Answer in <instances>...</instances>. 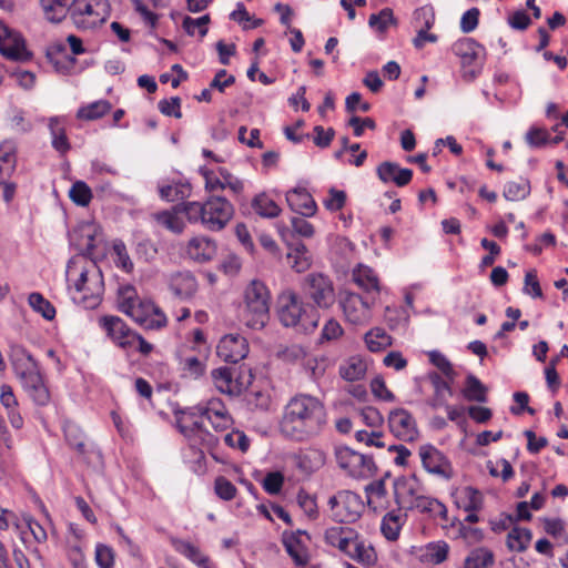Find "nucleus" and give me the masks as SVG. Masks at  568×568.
<instances>
[{"label":"nucleus","instance_id":"obj_1","mask_svg":"<svg viewBox=\"0 0 568 568\" xmlns=\"http://www.w3.org/2000/svg\"><path fill=\"white\" fill-rule=\"evenodd\" d=\"M304 296L314 305L303 302L294 293L281 298L278 317L286 327H293L298 333H312L318 325L317 308H329L335 302V291L328 276L322 273L308 274L303 285Z\"/></svg>","mask_w":568,"mask_h":568},{"label":"nucleus","instance_id":"obj_2","mask_svg":"<svg viewBox=\"0 0 568 568\" xmlns=\"http://www.w3.org/2000/svg\"><path fill=\"white\" fill-rule=\"evenodd\" d=\"M327 422L324 402L311 394L298 393L284 406L280 430L290 439L305 442L318 436Z\"/></svg>","mask_w":568,"mask_h":568},{"label":"nucleus","instance_id":"obj_3","mask_svg":"<svg viewBox=\"0 0 568 568\" xmlns=\"http://www.w3.org/2000/svg\"><path fill=\"white\" fill-rule=\"evenodd\" d=\"M65 277L74 304L87 310L100 305L104 292L103 275L92 260L72 257L67 265Z\"/></svg>","mask_w":568,"mask_h":568},{"label":"nucleus","instance_id":"obj_4","mask_svg":"<svg viewBox=\"0 0 568 568\" xmlns=\"http://www.w3.org/2000/svg\"><path fill=\"white\" fill-rule=\"evenodd\" d=\"M183 212L192 223L200 222L210 231H221L231 221L233 205L223 196H210L204 203L186 202Z\"/></svg>","mask_w":568,"mask_h":568},{"label":"nucleus","instance_id":"obj_5","mask_svg":"<svg viewBox=\"0 0 568 568\" xmlns=\"http://www.w3.org/2000/svg\"><path fill=\"white\" fill-rule=\"evenodd\" d=\"M270 317V292L261 281H252L244 291L243 303L239 307V320L253 329L263 328Z\"/></svg>","mask_w":568,"mask_h":568},{"label":"nucleus","instance_id":"obj_6","mask_svg":"<svg viewBox=\"0 0 568 568\" xmlns=\"http://www.w3.org/2000/svg\"><path fill=\"white\" fill-rule=\"evenodd\" d=\"M193 409V413L183 412V416L180 419L179 426L183 434L202 428L203 423L199 419H193L197 415L206 418L215 430H225L232 425V417L223 402L219 398H212L206 404L197 405Z\"/></svg>","mask_w":568,"mask_h":568},{"label":"nucleus","instance_id":"obj_7","mask_svg":"<svg viewBox=\"0 0 568 568\" xmlns=\"http://www.w3.org/2000/svg\"><path fill=\"white\" fill-rule=\"evenodd\" d=\"M452 52L459 59L464 78L474 80L483 68L486 50L473 38H460L452 44Z\"/></svg>","mask_w":568,"mask_h":568},{"label":"nucleus","instance_id":"obj_8","mask_svg":"<svg viewBox=\"0 0 568 568\" xmlns=\"http://www.w3.org/2000/svg\"><path fill=\"white\" fill-rule=\"evenodd\" d=\"M63 432L65 442L78 453L83 462L93 467H100L102 465L101 452L93 442L87 439L78 425L65 423Z\"/></svg>","mask_w":568,"mask_h":568},{"label":"nucleus","instance_id":"obj_9","mask_svg":"<svg viewBox=\"0 0 568 568\" xmlns=\"http://www.w3.org/2000/svg\"><path fill=\"white\" fill-rule=\"evenodd\" d=\"M108 10L106 0H79L69 13L78 28L90 29L104 22Z\"/></svg>","mask_w":568,"mask_h":568},{"label":"nucleus","instance_id":"obj_10","mask_svg":"<svg viewBox=\"0 0 568 568\" xmlns=\"http://www.w3.org/2000/svg\"><path fill=\"white\" fill-rule=\"evenodd\" d=\"M337 465L355 478H365L374 474L376 467L371 456L359 454L348 447L335 449Z\"/></svg>","mask_w":568,"mask_h":568},{"label":"nucleus","instance_id":"obj_11","mask_svg":"<svg viewBox=\"0 0 568 568\" xmlns=\"http://www.w3.org/2000/svg\"><path fill=\"white\" fill-rule=\"evenodd\" d=\"M343 314L347 323L355 326L367 325L372 320L373 302L357 293L344 292L339 300Z\"/></svg>","mask_w":568,"mask_h":568},{"label":"nucleus","instance_id":"obj_12","mask_svg":"<svg viewBox=\"0 0 568 568\" xmlns=\"http://www.w3.org/2000/svg\"><path fill=\"white\" fill-rule=\"evenodd\" d=\"M0 54L16 62H28L32 59V52L28 50L23 37L7 26L0 32Z\"/></svg>","mask_w":568,"mask_h":568},{"label":"nucleus","instance_id":"obj_13","mask_svg":"<svg viewBox=\"0 0 568 568\" xmlns=\"http://www.w3.org/2000/svg\"><path fill=\"white\" fill-rule=\"evenodd\" d=\"M118 306L122 313L130 316L139 325L143 323L148 314L154 308V305L139 301L134 287L130 285L119 288Z\"/></svg>","mask_w":568,"mask_h":568},{"label":"nucleus","instance_id":"obj_14","mask_svg":"<svg viewBox=\"0 0 568 568\" xmlns=\"http://www.w3.org/2000/svg\"><path fill=\"white\" fill-rule=\"evenodd\" d=\"M100 325L114 344L125 351H132L136 333L122 318L113 315L103 316L100 320Z\"/></svg>","mask_w":568,"mask_h":568},{"label":"nucleus","instance_id":"obj_15","mask_svg":"<svg viewBox=\"0 0 568 568\" xmlns=\"http://www.w3.org/2000/svg\"><path fill=\"white\" fill-rule=\"evenodd\" d=\"M97 235L98 226L94 223H82L69 233L71 245L80 252L77 257L88 260L93 256Z\"/></svg>","mask_w":568,"mask_h":568},{"label":"nucleus","instance_id":"obj_16","mask_svg":"<svg viewBox=\"0 0 568 568\" xmlns=\"http://www.w3.org/2000/svg\"><path fill=\"white\" fill-rule=\"evenodd\" d=\"M388 426L390 432L402 440L413 442L418 437L415 419L404 408H397L389 413Z\"/></svg>","mask_w":568,"mask_h":568},{"label":"nucleus","instance_id":"obj_17","mask_svg":"<svg viewBox=\"0 0 568 568\" xmlns=\"http://www.w3.org/2000/svg\"><path fill=\"white\" fill-rule=\"evenodd\" d=\"M216 353L224 362L237 363L248 354V343L240 334H227L220 339Z\"/></svg>","mask_w":568,"mask_h":568},{"label":"nucleus","instance_id":"obj_18","mask_svg":"<svg viewBox=\"0 0 568 568\" xmlns=\"http://www.w3.org/2000/svg\"><path fill=\"white\" fill-rule=\"evenodd\" d=\"M419 456L425 470L443 478L452 476V465L446 456L430 444L419 447Z\"/></svg>","mask_w":568,"mask_h":568},{"label":"nucleus","instance_id":"obj_19","mask_svg":"<svg viewBox=\"0 0 568 568\" xmlns=\"http://www.w3.org/2000/svg\"><path fill=\"white\" fill-rule=\"evenodd\" d=\"M328 505L337 523H355L365 509L363 499H328Z\"/></svg>","mask_w":568,"mask_h":568},{"label":"nucleus","instance_id":"obj_20","mask_svg":"<svg viewBox=\"0 0 568 568\" xmlns=\"http://www.w3.org/2000/svg\"><path fill=\"white\" fill-rule=\"evenodd\" d=\"M215 387L227 395H239L245 388L237 369L234 367H219L212 371Z\"/></svg>","mask_w":568,"mask_h":568},{"label":"nucleus","instance_id":"obj_21","mask_svg":"<svg viewBox=\"0 0 568 568\" xmlns=\"http://www.w3.org/2000/svg\"><path fill=\"white\" fill-rule=\"evenodd\" d=\"M283 542L287 554L297 566H304L308 562L307 546L310 536L305 531L285 532L283 535Z\"/></svg>","mask_w":568,"mask_h":568},{"label":"nucleus","instance_id":"obj_22","mask_svg":"<svg viewBox=\"0 0 568 568\" xmlns=\"http://www.w3.org/2000/svg\"><path fill=\"white\" fill-rule=\"evenodd\" d=\"M18 378L34 404L44 406L49 403L50 393L39 368H36Z\"/></svg>","mask_w":568,"mask_h":568},{"label":"nucleus","instance_id":"obj_23","mask_svg":"<svg viewBox=\"0 0 568 568\" xmlns=\"http://www.w3.org/2000/svg\"><path fill=\"white\" fill-rule=\"evenodd\" d=\"M286 202L292 211L302 216H313L317 205L312 195L303 187H296L286 193Z\"/></svg>","mask_w":568,"mask_h":568},{"label":"nucleus","instance_id":"obj_24","mask_svg":"<svg viewBox=\"0 0 568 568\" xmlns=\"http://www.w3.org/2000/svg\"><path fill=\"white\" fill-rule=\"evenodd\" d=\"M357 531L349 527L334 526L325 530V541L336 547L343 554H349V549L357 539Z\"/></svg>","mask_w":568,"mask_h":568},{"label":"nucleus","instance_id":"obj_25","mask_svg":"<svg viewBox=\"0 0 568 568\" xmlns=\"http://www.w3.org/2000/svg\"><path fill=\"white\" fill-rule=\"evenodd\" d=\"M0 403L12 428L21 429L23 427L24 420L21 416L19 403L11 386L6 384L1 385Z\"/></svg>","mask_w":568,"mask_h":568},{"label":"nucleus","instance_id":"obj_26","mask_svg":"<svg viewBox=\"0 0 568 568\" xmlns=\"http://www.w3.org/2000/svg\"><path fill=\"white\" fill-rule=\"evenodd\" d=\"M376 172L381 181L384 183L393 182L399 187L407 185L413 178L410 169H402L397 163L388 161L381 163Z\"/></svg>","mask_w":568,"mask_h":568},{"label":"nucleus","instance_id":"obj_27","mask_svg":"<svg viewBox=\"0 0 568 568\" xmlns=\"http://www.w3.org/2000/svg\"><path fill=\"white\" fill-rule=\"evenodd\" d=\"M216 254V244L205 236H196L190 240L186 246V255L197 263L211 261Z\"/></svg>","mask_w":568,"mask_h":568},{"label":"nucleus","instance_id":"obj_28","mask_svg":"<svg viewBox=\"0 0 568 568\" xmlns=\"http://www.w3.org/2000/svg\"><path fill=\"white\" fill-rule=\"evenodd\" d=\"M326 463L323 450L311 448L295 457V467L304 475L310 476L318 471Z\"/></svg>","mask_w":568,"mask_h":568},{"label":"nucleus","instance_id":"obj_29","mask_svg":"<svg viewBox=\"0 0 568 568\" xmlns=\"http://www.w3.org/2000/svg\"><path fill=\"white\" fill-rule=\"evenodd\" d=\"M17 144L12 140L0 143V183H4L16 170Z\"/></svg>","mask_w":568,"mask_h":568},{"label":"nucleus","instance_id":"obj_30","mask_svg":"<svg viewBox=\"0 0 568 568\" xmlns=\"http://www.w3.org/2000/svg\"><path fill=\"white\" fill-rule=\"evenodd\" d=\"M10 362L17 377L39 368L33 356L21 345H13L10 351Z\"/></svg>","mask_w":568,"mask_h":568},{"label":"nucleus","instance_id":"obj_31","mask_svg":"<svg viewBox=\"0 0 568 568\" xmlns=\"http://www.w3.org/2000/svg\"><path fill=\"white\" fill-rule=\"evenodd\" d=\"M49 61L53 64L54 69L62 73H70L75 65V58L67 52L64 43L53 44L47 52Z\"/></svg>","mask_w":568,"mask_h":568},{"label":"nucleus","instance_id":"obj_32","mask_svg":"<svg viewBox=\"0 0 568 568\" xmlns=\"http://www.w3.org/2000/svg\"><path fill=\"white\" fill-rule=\"evenodd\" d=\"M428 379L434 388V395L429 402L433 408H439L446 405L448 397L453 396L450 383L454 381L444 379L438 373L428 374Z\"/></svg>","mask_w":568,"mask_h":568},{"label":"nucleus","instance_id":"obj_33","mask_svg":"<svg viewBox=\"0 0 568 568\" xmlns=\"http://www.w3.org/2000/svg\"><path fill=\"white\" fill-rule=\"evenodd\" d=\"M49 131L51 134V145L60 154H65L71 144L65 133V121L63 116H52L49 119Z\"/></svg>","mask_w":568,"mask_h":568},{"label":"nucleus","instance_id":"obj_34","mask_svg":"<svg viewBox=\"0 0 568 568\" xmlns=\"http://www.w3.org/2000/svg\"><path fill=\"white\" fill-rule=\"evenodd\" d=\"M353 281L367 294L379 293V281L373 268L367 265L358 264L353 270Z\"/></svg>","mask_w":568,"mask_h":568},{"label":"nucleus","instance_id":"obj_35","mask_svg":"<svg viewBox=\"0 0 568 568\" xmlns=\"http://www.w3.org/2000/svg\"><path fill=\"white\" fill-rule=\"evenodd\" d=\"M192 186L185 180H176L170 183L159 184V194L162 200L169 202L181 201L191 195Z\"/></svg>","mask_w":568,"mask_h":568},{"label":"nucleus","instance_id":"obj_36","mask_svg":"<svg viewBox=\"0 0 568 568\" xmlns=\"http://www.w3.org/2000/svg\"><path fill=\"white\" fill-rule=\"evenodd\" d=\"M170 288L176 296L181 298H189L195 293L197 283L192 273L179 272L172 275L170 280Z\"/></svg>","mask_w":568,"mask_h":568},{"label":"nucleus","instance_id":"obj_37","mask_svg":"<svg viewBox=\"0 0 568 568\" xmlns=\"http://www.w3.org/2000/svg\"><path fill=\"white\" fill-rule=\"evenodd\" d=\"M346 556L366 567H372L377 562V554L374 547L363 540L359 535Z\"/></svg>","mask_w":568,"mask_h":568},{"label":"nucleus","instance_id":"obj_38","mask_svg":"<svg viewBox=\"0 0 568 568\" xmlns=\"http://www.w3.org/2000/svg\"><path fill=\"white\" fill-rule=\"evenodd\" d=\"M79 0H41L45 18L51 22L62 21Z\"/></svg>","mask_w":568,"mask_h":568},{"label":"nucleus","instance_id":"obj_39","mask_svg":"<svg viewBox=\"0 0 568 568\" xmlns=\"http://www.w3.org/2000/svg\"><path fill=\"white\" fill-rule=\"evenodd\" d=\"M404 517L405 515L400 509L388 511L383 517L381 530L387 540L394 541L398 538Z\"/></svg>","mask_w":568,"mask_h":568},{"label":"nucleus","instance_id":"obj_40","mask_svg":"<svg viewBox=\"0 0 568 568\" xmlns=\"http://www.w3.org/2000/svg\"><path fill=\"white\" fill-rule=\"evenodd\" d=\"M366 347L372 353H378L392 346L393 337L382 327H373L365 335Z\"/></svg>","mask_w":568,"mask_h":568},{"label":"nucleus","instance_id":"obj_41","mask_svg":"<svg viewBox=\"0 0 568 568\" xmlns=\"http://www.w3.org/2000/svg\"><path fill=\"white\" fill-rule=\"evenodd\" d=\"M173 546L178 552L190 559L200 568H211L210 558L195 545L185 540H174Z\"/></svg>","mask_w":568,"mask_h":568},{"label":"nucleus","instance_id":"obj_42","mask_svg":"<svg viewBox=\"0 0 568 568\" xmlns=\"http://www.w3.org/2000/svg\"><path fill=\"white\" fill-rule=\"evenodd\" d=\"M462 394L465 397V399L469 402H487L486 386L473 374L467 375L465 387L463 388Z\"/></svg>","mask_w":568,"mask_h":568},{"label":"nucleus","instance_id":"obj_43","mask_svg":"<svg viewBox=\"0 0 568 568\" xmlns=\"http://www.w3.org/2000/svg\"><path fill=\"white\" fill-rule=\"evenodd\" d=\"M366 363L359 357H351L339 366V375L343 379L355 382L364 378Z\"/></svg>","mask_w":568,"mask_h":568},{"label":"nucleus","instance_id":"obj_44","mask_svg":"<svg viewBox=\"0 0 568 568\" xmlns=\"http://www.w3.org/2000/svg\"><path fill=\"white\" fill-rule=\"evenodd\" d=\"M397 20L393 10L389 8L382 9L378 13L371 14L368 19L369 28L377 34H384L390 26H396Z\"/></svg>","mask_w":568,"mask_h":568},{"label":"nucleus","instance_id":"obj_45","mask_svg":"<svg viewBox=\"0 0 568 568\" xmlns=\"http://www.w3.org/2000/svg\"><path fill=\"white\" fill-rule=\"evenodd\" d=\"M287 264L297 273L306 271L311 266L306 246L303 243L296 245L286 254Z\"/></svg>","mask_w":568,"mask_h":568},{"label":"nucleus","instance_id":"obj_46","mask_svg":"<svg viewBox=\"0 0 568 568\" xmlns=\"http://www.w3.org/2000/svg\"><path fill=\"white\" fill-rule=\"evenodd\" d=\"M252 207L262 217L273 219L281 213L280 206L267 194L261 193L252 201Z\"/></svg>","mask_w":568,"mask_h":568},{"label":"nucleus","instance_id":"obj_47","mask_svg":"<svg viewBox=\"0 0 568 568\" xmlns=\"http://www.w3.org/2000/svg\"><path fill=\"white\" fill-rule=\"evenodd\" d=\"M112 105L108 100H98L81 106L77 112L80 120L93 121L110 112Z\"/></svg>","mask_w":568,"mask_h":568},{"label":"nucleus","instance_id":"obj_48","mask_svg":"<svg viewBox=\"0 0 568 568\" xmlns=\"http://www.w3.org/2000/svg\"><path fill=\"white\" fill-rule=\"evenodd\" d=\"M530 193V183L527 179L519 178L516 181H509L504 186V196L508 201H521Z\"/></svg>","mask_w":568,"mask_h":568},{"label":"nucleus","instance_id":"obj_49","mask_svg":"<svg viewBox=\"0 0 568 568\" xmlns=\"http://www.w3.org/2000/svg\"><path fill=\"white\" fill-rule=\"evenodd\" d=\"M531 540V531L526 528L514 527L507 536V546L510 550L521 552L527 549Z\"/></svg>","mask_w":568,"mask_h":568},{"label":"nucleus","instance_id":"obj_50","mask_svg":"<svg viewBox=\"0 0 568 568\" xmlns=\"http://www.w3.org/2000/svg\"><path fill=\"white\" fill-rule=\"evenodd\" d=\"M494 564V554L487 548L474 549L465 559V568H488Z\"/></svg>","mask_w":568,"mask_h":568},{"label":"nucleus","instance_id":"obj_51","mask_svg":"<svg viewBox=\"0 0 568 568\" xmlns=\"http://www.w3.org/2000/svg\"><path fill=\"white\" fill-rule=\"evenodd\" d=\"M30 307L42 315L43 318L51 321L55 316L54 306L44 296L38 292H33L28 297Z\"/></svg>","mask_w":568,"mask_h":568},{"label":"nucleus","instance_id":"obj_52","mask_svg":"<svg viewBox=\"0 0 568 568\" xmlns=\"http://www.w3.org/2000/svg\"><path fill=\"white\" fill-rule=\"evenodd\" d=\"M210 23V16L204 14L200 18H191L186 16L182 21V27L189 36H195L204 38L207 33V24Z\"/></svg>","mask_w":568,"mask_h":568},{"label":"nucleus","instance_id":"obj_53","mask_svg":"<svg viewBox=\"0 0 568 568\" xmlns=\"http://www.w3.org/2000/svg\"><path fill=\"white\" fill-rule=\"evenodd\" d=\"M69 196L73 203L79 206H88L92 200V191L83 181H77L72 184Z\"/></svg>","mask_w":568,"mask_h":568},{"label":"nucleus","instance_id":"obj_54","mask_svg":"<svg viewBox=\"0 0 568 568\" xmlns=\"http://www.w3.org/2000/svg\"><path fill=\"white\" fill-rule=\"evenodd\" d=\"M264 491L268 495H277L284 485V475L278 470L267 471L260 480Z\"/></svg>","mask_w":568,"mask_h":568},{"label":"nucleus","instance_id":"obj_55","mask_svg":"<svg viewBox=\"0 0 568 568\" xmlns=\"http://www.w3.org/2000/svg\"><path fill=\"white\" fill-rule=\"evenodd\" d=\"M112 253L114 255V263L118 267L129 273L133 270V263L128 254L125 244L116 240L112 245Z\"/></svg>","mask_w":568,"mask_h":568},{"label":"nucleus","instance_id":"obj_56","mask_svg":"<svg viewBox=\"0 0 568 568\" xmlns=\"http://www.w3.org/2000/svg\"><path fill=\"white\" fill-rule=\"evenodd\" d=\"M428 358L429 362L436 366L445 375L446 378L449 381L455 379L456 372L444 354H442L439 351H430L428 352Z\"/></svg>","mask_w":568,"mask_h":568},{"label":"nucleus","instance_id":"obj_57","mask_svg":"<svg viewBox=\"0 0 568 568\" xmlns=\"http://www.w3.org/2000/svg\"><path fill=\"white\" fill-rule=\"evenodd\" d=\"M435 22V12L432 6H424L414 11L413 26L415 28L430 29Z\"/></svg>","mask_w":568,"mask_h":568},{"label":"nucleus","instance_id":"obj_58","mask_svg":"<svg viewBox=\"0 0 568 568\" xmlns=\"http://www.w3.org/2000/svg\"><path fill=\"white\" fill-rule=\"evenodd\" d=\"M94 559L100 568H114L115 552L110 546L98 544L95 546Z\"/></svg>","mask_w":568,"mask_h":568},{"label":"nucleus","instance_id":"obj_59","mask_svg":"<svg viewBox=\"0 0 568 568\" xmlns=\"http://www.w3.org/2000/svg\"><path fill=\"white\" fill-rule=\"evenodd\" d=\"M155 219L159 224L174 233H181L184 230V222L175 213L160 212L155 215Z\"/></svg>","mask_w":568,"mask_h":568},{"label":"nucleus","instance_id":"obj_60","mask_svg":"<svg viewBox=\"0 0 568 568\" xmlns=\"http://www.w3.org/2000/svg\"><path fill=\"white\" fill-rule=\"evenodd\" d=\"M550 141V133L542 128L532 126L530 130L526 133V142L531 148H541L549 143Z\"/></svg>","mask_w":568,"mask_h":568},{"label":"nucleus","instance_id":"obj_61","mask_svg":"<svg viewBox=\"0 0 568 568\" xmlns=\"http://www.w3.org/2000/svg\"><path fill=\"white\" fill-rule=\"evenodd\" d=\"M158 108L160 112L168 116H174L180 119L181 113V99L179 97H172L170 99H163L159 101Z\"/></svg>","mask_w":568,"mask_h":568},{"label":"nucleus","instance_id":"obj_62","mask_svg":"<svg viewBox=\"0 0 568 568\" xmlns=\"http://www.w3.org/2000/svg\"><path fill=\"white\" fill-rule=\"evenodd\" d=\"M456 505L467 513L465 521L470 524L478 521L476 511L481 507V499H456Z\"/></svg>","mask_w":568,"mask_h":568},{"label":"nucleus","instance_id":"obj_63","mask_svg":"<svg viewBox=\"0 0 568 568\" xmlns=\"http://www.w3.org/2000/svg\"><path fill=\"white\" fill-rule=\"evenodd\" d=\"M428 557L433 564H442L447 559L449 546L445 541L429 544L427 547Z\"/></svg>","mask_w":568,"mask_h":568},{"label":"nucleus","instance_id":"obj_64","mask_svg":"<svg viewBox=\"0 0 568 568\" xmlns=\"http://www.w3.org/2000/svg\"><path fill=\"white\" fill-rule=\"evenodd\" d=\"M166 325V316L158 307L154 306L152 311L144 318L141 324L146 329H159Z\"/></svg>","mask_w":568,"mask_h":568}]
</instances>
